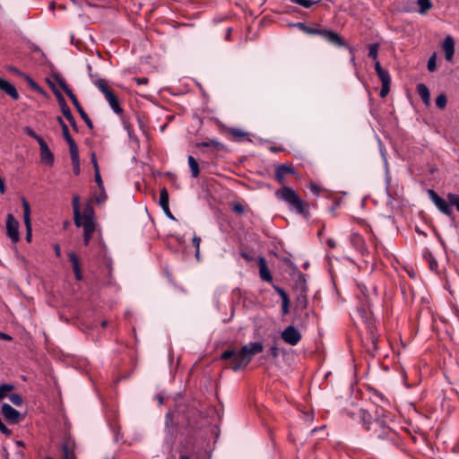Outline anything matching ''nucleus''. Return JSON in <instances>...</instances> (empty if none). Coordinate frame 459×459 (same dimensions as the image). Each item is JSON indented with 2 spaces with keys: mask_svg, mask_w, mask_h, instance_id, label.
Wrapping results in <instances>:
<instances>
[{
  "mask_svg": "<svg viewBox=\"0 0 459 459\" xmlns=\"http://www.w3.org/2000/svg\"><path fill=\"white\" fill-rule=\"evenodd\" d=\"M162 210L164 211V212L166 213V215L168 217H169L170 219L174 220V216L172 215L170 210H169V205L168 206V209L166 207H162Z\"/></svg>",
  "mask_w": 459,
  "mask_h": 459,
  "instance_id": "nucleus-61",
  "label": "nucleus"
},
{
  "mask_svg": "<svg viewBox=\"0 0 459 459\" xmlns=\"http://www.w3.org/2000/svg\"><path fill=\"white\" fill-rule=\"evenodd\" d=\"M258 266H259V276L260 278L267 282L273 281L272 273L267 266L266 260L264 256H260L258 258Z\"/></svg>",
  "mask_w": 459,
  "mask_h": 459,
  "instance_id": "nucleus-15",
  "label": "nucleus"
},
{
  "mask_svg": "<svg viewBox=\"0 0 459 459\" xmlns=\"http://www.w3.org/2000/svg\"><path fill=\"white\" fill-rule=\"evenodd\" d=\"M69 261L73 264V270L75 275L76 280L80 281L82 278L81 268H80V262L78 256L74 253H69L68 254Z\"/></svg>",
  "mask_w": 459,
  "mask_h": 459,
  "instance_id": "nucleus-21",
  "label": "nucleus"
},
{
  "mask_svg": "<svg viewBox=\"0 0 459 459\" xmlns=\"http://www.w3.org/2000/svg\"><path fill=\"white\" fill-rule=\"evenodd\" d=\"M72 203H73L74 223L77 227H81L82 214L80 212V198H79V196L74 195L73 197Z\"/></svg>",
  "mask_w": 459,
  "mask_h": 459,
  "instance_id": "nucleus-23",
  "label": "nucleus"
},
{
  "mask_svg": "<svg viewBox=\"0 0 459 459\" xmlns=\"http://www.w3.org/2000/svg\"><path fill=\"white\" fill-rule=\"evenodd\" d=\"M160 205L162 207H166L168 209L169 206V193L168 190L163 187L160 191V200H159Z\"/></svg>",
  "mask_w": 459,
  "mask_h": 459,
  "instance_id": "nucleus-35",
  "label": "nucleus"
},
{
  "mask_svg": "<svg viewBox=\"0 0 459 459\" xmlns=\"http://www.w3.org/2000/svg\"><path fill=\"white\" fill-rule=\"evenodd\" d=\"M289 174H295L294 167L291 164H281L275 169V179L283 185L285 183V177Z\"/></svg>",
  "mask_w": 459,
  "mask_h": 459,
  "instance_id": "nucleus-12",
  "label": "nucleus"
},
{
  "mask_svg": "<svg viewBox=\"0 0 459 459\" xmlns=\"http://www.w3.org/2000/svg\"><path fill=\"white\" fill-rule=\"evenodd\" d=\"M264 345L262 342H255L244 345L241 349H227L220 356L225 363V368L233 371H239L247 367L253 356L262 352Z\"/></svg>",
  "mask_w": 459,
  "mask_h": 459,
  "instance_id": "nucleus-1",
  "label": "nucleus"
},
{
  "mask_svg": "<svg viewBox=\"0 0 459 459\" xmlns=\"http://www.w3.org/2000/svg\"><path fill=\"white\" fill-rule=\"evenodd\" d=\"M273 288L280 295V297L281 298V301L290 299L287 292L282 288H281L277 285H273Z\"/></svg>",
  "mask_w": 459,
  "mask_h": 459,
  "instance_id": "nucleus-45",
  "label": "nucleus"
},
{
  "mask_svg": "<svg viewBox=\"0 0 459 459\" xmlns=\"http://www.w3.org/2000/svg\"><path fill=\"white\" fill-rule=\"evenodd\" d=\"M39 150H40V159L41 161L47 165L52 166L54 164V154L50 151L48 143L43 139L39 143Z\"/></svg>",
  "mask_w": 459,
  "mask_h": 459,
  "instance_id": "nucleus-13",
  "label": "nucleus"
},
{
  "mask_svg": "<svg viewBox=\"0 0 459 459\" xmlns=\"http://www.w3.org/2000/svg\"><path fill=\"white\" fill-rule=\"evenodd\" d=\"M192 241H193V245L195 247V256L198 258L199 254H200L201 238L197 236H194Z\"/></svg>",
  "mask_w": 459,
  "mask_h": 459,
  "instance_id": "nucleus-48",
  "label": "nucleus"
},
{
  "mask_svg": "<svg viewBox=\"0 0 459 459\" xmlns=\"http://www.w3.org/2000/svg\"><path fill=\"white\" fill-rule=\"evenodd\" d=\"M295 27H297L298 29H299L300 30L304 31L307 24H305L304 22H298L296 24H294Z\"/></svg>",
  "mask_w": 459,
  "mask_h": 459,
  "instance_id": "nucleus-64",
  "label": "nucleus"
},
{
  "mask_svg": "<svg viewBox=\"0 0 459 459\" xmlns=\"http://www.w3.org/2000/svg\"><path fill=\"white\" fill-rule=\"evenodd\" d=\"M360 421L367 431H372L371 415L365 410H359Z\"/></svg>",
  "mask_w": 459,
  "mask_h": 459,
  "instance_id": "nucleus-26",
  "label": "nucleus"
},
{
  "mask_svg": "<svg viewBox=\"0 0 459 459\" xmlns=\"http://www.w3.org/2000/svg\"><path fill=\"white\" fill-rule=\"evenodd\" d=\"M446 103L447 99L445 94L441 93L436 98V105L438 108L444 109L446 106Z\"/></svg>",
  "mask_w": 459,
  "mask_h": 459,
  "instance_id": "nucleus-41",
  "label": "nucleus"
},
{
  "mask_svg": "<svg viewBox=\"0 0 459 459\" xmlns=\"http://www.w3.org/2000/svg\"><path fill=\"white\" fill-rule=\"evenodd\" d=\"M370 341H371V343H372V346H373V349L374 350H377V337L374 335L373 332L371 331V335H370Z\"/></svg>",
  "mask_w": 459,
  "mask_h": 459,
  "instance_id": "nucleus-60",
  "label": "nucleus"
},
{
  "mask_svg": "<svg viewBox=\"0 0 459 459\" xmlns=\"http://www.w3.org/2000/svg\"><path fill=\"white\" fill-rule=\"evenodd\" d=\"M290 299L281 301V312L282 315H288L290 312Z\"/></svg>",
  "mask_w": 459,
  "mask_h": 459,
  "instance_id": "nucleus-52",
  "label": "nucleus"
},
{
  "mask_svg": "<svg viewBox=\"0 0 459 459\" xmlns=\"http://www.w3.org/2000/svg\"><path fill=\"white\" fill-rule=\"evenodd\" d=\"M73 170L75 175L80 173V160L72 161Z\"/></svg>",
  "mask_w": 459,
  "mask_h": 459,
  "instance_id": "nucleus-58",
  "label": "nucleus"
},
{
  "mask_svg": "<svg viewBox=\"0 0 459 459\" xmlns=\"http://www.w3.org/2000/svg\"><path fill=\"white\" fill-rule=\"evenodd\" d=\"M416 91L422 99L423 102L426 105H429L430 93L428 87L424 83H419L416 86Z\"/></svg>",
  "mask_w": 459,
  "mask_h": 459,
  "instance_id": "nucleus-25",
  "label": "nucleus"
},
{
  "mask_svg": "<svg viewBox=\"0 0 459 459\" xmlns=\"http://www.w3.org/2000/svg\"><path fill=\"white\" fill-rule=\"evenodd\" d=\"M56 120H57L58 124L60 125V126L62 128V134H63V136L65 139V141L67 142L69 140H72L73 138L70 135L68 126L64 122L63 118L61 117H57Z\"/></svg>",
  "mask_w": 459,
  "mask_h": 459,
  "instance_id": "nucleus-36",
  "label": "nucleus"
},
{
  "mask_svg": "<svg viewBox=\"0 0 459 459\" xmlns=\"http://www.w3.org/2000/svg\"><path fill=\"white\" fill-rule=\"evenodd\" d=\"M93 213V207L90 204H88L83 210V215H82V221H94Z\"/></svg>",
  "mask_w": 459,
  "mask_h": 459,
  "instance_id": "nucleus-32",
  "label": "nucleus"
},
{
  "mask_svg": "<svg viewBox=\"0 0 459 459\" xmlns=\"http://www.w3.org/2000/svg\"><path fill=\"white\" fill-rule=\"evenodd\" d=\"M372 438L376 446L384 450H389L394 447H399L402 439L399 434L385 425L381 420H374L372 422Z\"/></svg>",
  "mask_w": 459,
  "mask_h": 459,
  "instance_id": "nucleus-2",
  "label": "nucleus"
},
{
  "mask_svg": "<svg viewBox=\"0 0 459 459\" xmlns=\"http://www.w3.org/2000/svg\"><path fill=\"white\" fill-rule=\"evenodd\" d=\"M447 199L452 205H455L459 212V195L448 194Z\"/></svg>",
  "mask_w": 459,
  "mask_h": 459,
  "instance_id": "nucleus-43",
  "label": "nucleus"
},
{
  "mask_svg": "<svg viewBox=\"0 0 459 459\" xmlns=\"http://www.w3.org/2000/svg\"><path fill=\"white\" fill-rule=\"evenodd\" d=\"M303 32L308 35L321 36L327 42L336 47H347L346 41L341 37L339 33L325 28H314L307 25Z\"/></svg>",
  "mask_w": 459,
  "mask_h": 459,
  "instance_id": "nucleus-4",
  "label": "nucleus"
},
{
  "mask_svg": "<svg viewBox=\"0 0 459 459\" xmlns=\"http://www.w3.org/2000/svg\"><path fill=\"white\" fill-rule=\"evenodd\" d=\"M58 85L60 88L65 92V94L69 97L71 100L75 95L73 93L72 90L67 86L64 79H57Z\"/></svg>",
  "mask_w": 459,
  "mask_h": 459,
  "instance_id": "nucleus-38",
  "label": "nucleus"
},
{
  "mask_svg": "<svg viewBox=\"0 0 459 459\" xmlns=\"http://www.w3.org/2000/svg\"><path fill=\"white\" fill-rule=\"evenodd\" d=\"M443 50L447 61H452L455 53V41L451 36H447L443 42Z\"/></svg>",
  "mask_w": 459,
  "mask_h": 459,
  "instance_id": "nucleus-17",
  "label": "nucleus"
},
{
  "mask_svg": "<svg viewBox=\"0 0 459 459\" xmlns=\"http://www.w3.org/2000/svg\"><path fill=\"white\" fill-rule=\"evenodd\" d=\"M354 246L360 251L362 255L368 253L367 248L365 247L364 239L359 234H354L351 238Z\"/></svg>",
  "mask_w": 459,
  "mask_h": 459,
  "instance_id": "nucleus-28",
  "label": "nucleus"
},
{
  "mask_svg": "<svg viewBox=\"0 0 459 459\" xmlns=\"http://www.w3.org/2000/svg\"><path fill=\"white\" fill-rule=\"evenodd\" d=\"M307 298L305 296H300L298 298V304L297 306L300 308H306L307 307Z\"/></svg>",
  "mask_w": 459,
  "mask_h": 459,
  "instance_id": "nucleus-51",
  "label": "nucleus"
},
{
  "mask_svg": "<svg viewBox=\"0 0 459 459\" xmlns=\"http://www.w3.org/2000/svg\"><path fill=\"white\" fill-rule=\"evenodd\" d=\"M55 94H56V99L58 100V103H59V106L61 108L63 115L65 113H66V111L70 112L71 109H70L69 106L67 105V103H66L65 98L63 97V95L59 91H55Z\"/></svg>",
  "mask_w": 459,
  "mask_h": 459,
  "instance_id": "nucleus-34",
  "label": "nucleus"
},
{
  "mask_svg": "<svg viewBox=\"0 0 459 459\" xmlns=\"http://www.w3.org/2000/svg\"><path fill=\"white\" fill-rule=\"evenodd\" d=\"M378 49H379L378 43L370 44L368 47V56L370 58H372L373 60H377Z\"/></svg>",
  "mask_w": 459,
  "mask_h": 459,
  "instance_id": "nucleus-39",
  "label": "nucleus"
},
{
  "mask_svg": "<svg viewBox=\"0 0 459 459\" xmlns=\"http://www.w3.org/2000/svg\"><path fill=\"white\" fill-rule=\"evenodd\" d=\"M81 226L83 227V242L87 246L95 231V222L81 221Z\"/></svg>",
  "mask_w": 459,
  "mask_h": 459,
  "instance_id": "nucleus-18",
  "label": "nucleus"
},
{
  "mask_svg": "<svg viewBox=\"0 0 459 459\" xmlns=\"http://www.w3.org/2000/svg\"><path fill=\"white\" fill-rule=\"evenodd\" d=\"M270 354L273 357V358H277L278 355H279V349L276 345H273L270 348Z\"/></svg>",
  "mask_w": 459,
  "mask_h": 459,
  "instance_id": "nucleus-59",
  "label": "nucleus"
},
{
  "mask_svg": "<svg viewBox=\"0 0 459 459\" xmlns=\"http://www.w3.org/2000/svg\"><path fill=\"white\" fill-rule=\"evenodd\" d=\"M377 74L378 78L380 79L382 84L391 83V77H390L388 71L384 69L383 71L377 73Z\"/></svg>",
  "mask_w": 459,
  "mask_h": 459,
  "instance_id": "nucleus-42",
  "label": "nucleus"
},
{
  "mask_svg": "<svg viewBox=\"0 0 459 459\" xmlns=\"http://www.w3.org/2000/svg\"><path fill=\"white\" fill-rule=\"evenodd\" d=\"M6 234L13 243L20 239L19 221L12 213H8L6 216Z\"/></svg>",
  "mask_w": 459,
  "mask_h": 459,
  "instance_id": "nucleus-7",
  "label": "nucleus"
},
{
  "mask_svg": "<svg viewBox=\"0 0 459 459\" xmlns=\"http://www.w3.org/2000/svg\"><path fill=\"white\" fill-rule=\"evenodd\" d=\"M22 204L23 207V221L26 227V240L30 242L32 231L30 221V206L24 197H22Z\"/></svg>",
  "mask_w": 459,
  "mask_h": 459,
  "instance_id": "nucleus-11",
  "label": "nucleus"
},
{
  "mask_svg": "<svg viewBox=\"0 0 459 459\" xmlns=\"http://www.w3.org/2000/svg\"><path fill=\"white\" fill-rule=\"evenodd\" d=\"M275 196L288 204L290 211L302 215L306 219L309 218L308 204L303 201L292 188L283 186L275 191Z\"/></svg>",
  "mask_w": 459,
  "mask_h": 459,
  "instance_id": "nucleus-3",
  "label": "nucleus"
},
{
  "mask_svg": "<svg viewBox=\"0 0 459 459\" xmlns=\"http://www.w3.org/2000/svg\"><path fill=\"white\" fill-rule=\"evenodd\" d=\"M327 245L330 248H334L336 247V242L335 240L332 239V238H329L327 240Z\"/></svg>",
  "mask_w": 459,
  "mask_h": 459,
  "instance_id": "nucleus-63",
  "label": "nucleus"
},
{
  "mask_svg": "<svg viewBox=\"0 0 459 459\" xmlns=\"http://www.w3.org/2000/svg\"><path fill=\"white\" fill-rule=\"evenodd\" d=\"M281 337L287 344L295 346L300 342L301 333L293 325H289L281 332Z\"/></svg>",
  "mask_w": 459,
  "mask_h": 459,
  "instance_id": "nucleus-9",
  "label": "nucleus"
},
{
  "mask_svg": "<svg viewBox=\"0 0 459 459\" xmlns=\"http://www.w3.org/2000/svg\"><path fill=\"white\" fill-rule=\"evenodd\" d=\"M69 261L73 264V270L75 275L76 280L80 281L82 278L81 268H80V262L78 256L74 253H69L68 254Z\"/></svg>",
  "mask_w": 459,
  "mask_h": 459,
  "instance_id": "nucleus-22",
  "label": "nucleus"
},
{
  "mask_svg": "<svg viewBox=\"0 0 459 459\" xmlns=\"http://www.w3.org/2000/svg\"><path fill=\"white\" fill-rule=\"evenodd\" d=\"M273 288L280 295V297L281 298V301L290 299L287 292L282 288H281L277 285H273Z\"/></svg>",
  "mask_w": 459,
  "mask_h": 459,
  "instance_id": "nucleus-44",
  "label": "nucleus"
},
{
  "mask_svg": "<svg viewBox=\"0 0 459 459\" xmlns=\"http://www.w3.org/2000/svg\"><path fill=\"white\" fill-rule=\"evenodd\" d=\"M8 398L15 406H22L23 404V398L19 394H11Z\"/></svg>",
  "mask_w": 459,
  "mask_h": 459,
  "instance_id": "nucleus-40",
  "label": "nucleus"
},
{
  "mask_svg": "<svg viewBox=\"0 0 459 459\" xmlns=\"http://www.w3.org/2000/svg\"><path fill=\"white\" fill-rule=\"evenodd\" d=\"M74 106L75 107V108L77 109L78 113L80 114L81 117L83 119V121L86 123L87 126L90 128V129H93V124H92V121L91 120V118L89 117V116L87 115V113L84 111V109L82 108V107L81 106L80 102L78 101L76 96L73 97L71 99Z\"/></svg>",
  "mask_w": 459,
  "mask_h": 459,
  "instance_id": "nucleus-19",
  "label": "nucleus"
},
{
  "mask_svg": "<svg viewBox=\"0 0 459 459\" xmlns=\"http://www.w3.org/2000/svg\"><path fill=\"white\" fill-rule=\"evenodd\" d=\"M358 288L359 290L360 294L364 296L367 305L369 306L370 300H371V295H375V296L377 295L376 288L372 289L371 294L368 292V288L361 283L358 284Z\"/></svg>",
  "mask_w": 459,
  "mask_h": 459,
  "instance_id": "nucleus-30",
  "label": "nucleus"
},
{
  "mask_svg": "<svg viewBox=\"0 0 459 459\" xmlns=\"http://www.w3.org/2000/svg\"><path fill=\"white\" fill-rule=\"evenodd\" d=\"M418 5L420 6L419 13L420 14H425L429 10L433 7V4L430 0H418Z\"/></svg>",
  "mask_w": 459,
  "mask_h": 459,
  "instance_id": "nucleus-33",
  "label": "nucleus"
},
{
  "mask_svg": "<svg viewBox=\"0 0 459 459\" xmlns=\"http://www.w3.org/2000/svg\"><path fill=\"white\" fill-rule=\"evenodd\" d=\"M24 132H25V134L27 135H29V136L32 137L33 139H35L38 142V143H39V141L43 140V138L40 135L37 134L34 132V130L31 129L30 127H26L24 129Z\"/></svg>",
  "mask_w": 459,
  "mask_h": 459,
  "instance_id": "nucleus-47",
  "label": "nucleus"
},
{
  "mask_svg": "<svg viewBox=\"0 0 459 459\" xmlns=\"http://www.w3.org/2000/svg\"><path fill=\"white\" fill-rule=\"evenodd\" d=\"M429 267L432 271L437 269V262L431 255H429Z\"/></svg>",
  "mask_w": 459,
  "mask_h": 459,
  "instance_id": "nucleus-54",
  "label": "nucleus"
},
{
  "mask_svg": "<svg viewBox=\"0 0 459 459\" xmlns=\"http://www.w3.org/2000/svg\"><path fill=\"white\" fill-rule=\"evenodd\" d=\"M197 147L212 148L214 151H221L225 148L223 143L212 139L197 143Z\"/></svg>",
  "mask_w": 459,
  "mask_h": 459,
  "instance_id": "nucleus-27",
  "label": "nucleus"
},
{
  "mask_svg": "<svg viewBox=\"0 0 459 459\" xmlns=\"http://www.w3.org/2000/svg\"><path fill=\"white\" fill-rule=\"evenodd\" d=\"M227 132L235 141L241 142L248 139V134L240 128H229Z\"/></svg>",
  "mask_w": 459,
  "mask_h": 459,
  "instance_id": "nucleus-24",
  "label": "nucleus"
},
{
  "mask_svg": "<svg viewBox=\"0 0 459 459\" xmlns=\"http://www.w3.org/2000/svg\"><path fill=\"white\" fill-rule=\"evenodd\" d=\"M232 210L238 213L241 214L244 212V206L240 203H236L233 204Z\"/></svg>",
  "mask_w": 459,
  "mask_h": 459,
  "instance_id": "nucleus-53",
  "label": "nucleus"
},
{
  "mask_svg": "<svg viewBox=\"0 0 459 459\" xmlns=\"http://www.w3.org/2000/svg\"><path fill=\"white\" fill-rule=\"evenodd\" d=\"M187 160H188V165H189V168L191 170V176L194 178H196L200 174L199 164H198L197 160L193 156H188Z\"/></svg>",
  "mask_w": 459,
  "mask_h": 459,
  "instance_id": "nucleus-29",
  "label": "nucleus"
},
{
  "mask_svg": "<svg viewBox=\"0 0 459 459\" xmlns=\"http://www.w3.org/2000/svg\"><path fill=\"white\" fill-rule=\"evenodd\" d=\"M67 143L69 145V152L71 156L72 161L80 160L79 157V150L77 147V144L75 143L74 140H69L67 141Z\"/></svg>",
  "mask_w": 459,
  "mask_h": 459,
  "instance_id": "nucleus-31",
  "label": "nucleus"
},
{
  "mask_svg": "<svg viewBox=\"0 0 459 459\" xmlns=\"http://www.w3.org/2000/svg\"><path fill=\"white\" fill-rule=\"evenodd\" d=\"M95 181L100 186V189L103 190V182L100 174V171H95Z\"/></svg>",
  "mask_w": 459,
  "mask_h": 459,
  "instance_id": "nucleus-57",
  "label": "nucleus"
},
{
  "mask_svg": "<svg viewBox=\"0 0 459 459\" xmlns=\"http://www.w3.org/2000/svg\"><path fill=\"white\" fill-rule=\"evenodd\" d=\"M95 86L104 94L106 100L108 102L110 108L116 114H122L123 108L119 105L117 96L108 85V82L105 79H98L94 81Z\"/></svg>",
  "mask_w": 459,
  "mask_h": 459,
  "instance_id": "nucleus-5",
  "label": "nucleus"
},
{
  "mask_svg": "<svg viewBox=\"0 0 459 459\" xmlns=\"http://www.w3.org/2000/svg\"><path fill=\"white\" fill-rule=\"evenodd\" d=\"M2 414L5 420L10 424H17L23 419L21 412L8 403H4L2 405Z\"/></svg>",
  "mask_w": 459,
  "mask_h": 459,
  "instance_id": "nucleus-10",
  "label": "nucleus"
},
{
  "mask_svg": "<svg viewBox=\"0 0 459 459\" xmlns=\"http://www.w3.org/2000/svg\"><path fill=\"white\" fill-rule=\"evenodd\" d=\"M69 261L73 264V270L75 275L76 280L80 281L82 278L81 268H80V262L78 256L74 253H69L68 254Z\"/></svg>",
  "mask_w": 459,
  "mask_h": 459,
  "instance_id": "nucleus-20",
  "label": "nucleus"
},
{
  "mask_svg": "<svg viewBox=\"0 0 459 459\" xmlns=\"http://www.w3.org/2000/svg\"><path fill=\"white\" fill-rule=\"evenodd\" d=\"M375 70H376L377 74L384 70L382 68L379 61H377V60H375Z\"/></svg>",
  "mask_w": 459,
  "mask_h": 459,
  "instance_id": "nucleus-62",
  "label": "nucleus"
},
{
  "mask_svg": "<svg viewBox=\"0 0 459 459\" xmlns=\"http://www.w3.org/2000/svg\"><path fill=\"white\" fill-rule=\"evenodd\" d=\"M0 90L9 95L13 100H16L19 99V93L16 88L10 83L8 81L0 77Z\"/></svg>",
  "mask_w": 459,
  "mask_h": 459,
  "instance_id": "nucleus-16",
  "label": "nucleus"
},
{
  "mask_svg": "<svg viewBox=\"0 0 459 459\" xmlns=\"http://www.w3.org/2000/svg\"><path fill=\"white\" fill-rule=\"evenodd\" d=\"M428 195L440 212L449 216L452 214L453 210L451 208V204L449 203V201L447 202L442 197H440L433 189H429L428 191Z\"/></svg>",
  "mask_w": 459,
  "mask_h": 459,
  "instance_id": "nucleus-8",
  "label": "nucleus"
},
{
  "mask_svg": "<svg viewBox=\"0 0 459 459\" xmlns=\"http://www.w3.org/2000/svg\"><path fill=\"white\" fill-rule=\"evenodd\" d=\"M291 2L298 4L305 8H309L317 2L312 0H290Z\"/></svg>",
  "mask_w": 459,
  "mask_h": 459,
  "instance_id": "nucleus-46",
  "label": "nucleus"
},
{
  "mask_svg": "<svg viewBox=\"0 0 459 459\" xmlns=\"http://www.w3.org/2000/svg\"><path fill=\"white\" fill-rule=\"evenodd\" d=\"M91 159L92 165L94 167V171H100L98 161H97V157H96V153L95 152H91Z\"/></svg>",
  "mask_w": 459,
  "mask_h": 459,
  "instance_id": "nucleus-55",
  "label": "nucleus"
},
{
  "mask_svg": "<svg viewBox=\"0 0 459 459\" xmlns=\"http://www.w3.org/2000/svg\"><path fill=\"white\" fill-rule=\"evenodd\" d=\"M390 91V83L382 84V88L380 91V96L385 98Z\"/></svg>",
  "mask_w": 459,
  "mask_h": 459,
  "instance_id": "nucleus-50",
  "label": "nucleus"
},
{
  "mask_svg": "<svg viewBox=\"0 0 459 459\" xmlns=\"http://www.w3.org/2000/svg\"><path fill=\"white\" fill-rule=\"evenodd\" d=\"M14 390V385L11 384H2L0 385V400L4 397L9 396L8 393Z\"/></svg>",
  "mask_w": 459,
  "mask_h": 459,
  "instance_id": "nucleus-37",
  "label": "nucleus"
},
{
  "mask_svg": "<svg viewBox=\"0 0 459 459\" xmlns=\"http://www.w3.org/2000/svg\"><path fill=\"white\" fill-rule=\"evenodd\" d=\"M437 68V65H436V56L435 55H433L432 56L429 57V61H428V70L429 72H434Z\"/></svg>",
  "mask_w": 459,
  "mask_h": 459,
  "instance_id": "nucleus-49",
  "label": "nucleus"
},
{
  "mask_svg": "<svg viewBox=\"0 0 459 459\" xmlns=\"http://www.w3.org/2000/svg\"><path fill=\"white\" fill-rule=\"evenodd\" d=\"M61 459H76L74 442L70 438L64 440L61 446Z\"/></svg>",
  "mask_w": 459,
  "mask_h": 459,
  "instance_id": "nucleus-14",
  "label": "nucleus"
},
{
  "mask_svg": "<svg viewBox=\"0 0 459 459\" xmlns=\"http://www.w3.org/2000/svg\"><path fill=\"white\" fill-rule=\"evenodd\" d=\"M205 419L202 416L200 411H195L191 413V416L187 419L186 431L189 437H192L193 434L201 429L204 427Z\"/></svg>",
  "mask_w": 459,
  "mask_h": 459,
  "instance_id": "nucleus-6",
  "label": "nucleus"
},
{
  "mask_svg": "<svg viewBox=\"0 0 459 459\" xmlns=\"http://www.w3.org/2000/svg\"><path fill=\"white\" fill-rule=\"evenodd\" d=\"M138 85H146L149 82V79L147 77L141 78H134L133 79Z\"/></svg>",
  "mask_w": 459,
  "mask_h": 459,
  "instance_id": "nucleus-56",
  "label": "nucleus"
}]
</instances>
